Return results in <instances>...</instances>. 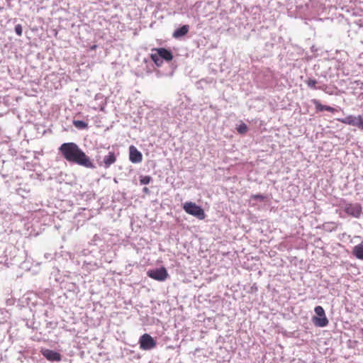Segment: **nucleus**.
<instances>
[{"label":"nucleus","instance_id":"1a4fd4ad","mask_svg":"<svg viewBox=\"0 0 363 363\" xmlns=\"http://www.w3.org/2000/svg\"><path fill=\"white\" fill-rule=\"evenodd\" d=\"M129 160L133 163H138L143 160L142 153L133 145L129 147Z\"/></svg>","mask_w":363,"mask_h":363},{"label":"nucleus","instance_id":"6ab92c4d","mask_svg":"<svg viewBox=\"0 0 363 363\" xmlns=\"http://www.w3.org/2000/svg\"><path fill=\"white\" fill-rule=\"evenodd\" d=\"M151 180L150 177L145 176L140 179V183L142 184H148Z\"/></svg>","mask_w":363,"mask_h":363},{"label":"nucleus","instance_id":"6e6552de","mask_svg":"<svg viewBox=\"0 0 363 363\" xmlns=\"http://www.w3.org/2000/svg\"><path fill=\"white\" fill-rule=\"evenodd\" d=\"M344 211L350 216L359 218L362 214V207L358 203H350L345 205Z\"/></svg>","mask_w":363,"mask_h":363},{"label":"nucleus","instance_id":"aec40b11","mask_svg":"<svg viewBox=\"0 0 363 363\" xmlns=\"http://www.w3.org/2000/svg\"><path fill=\"white\" fill-rule=\"evenodd\" d=\"M251 199H259V200L263 201L265 199V197L262 194H254V195L251 196Z\"/></svg>","mask_w":363,"mask_h":363},{"label":"nucleus","instance_id":"f3484780","mask_svg":"<svg viewBox=\"0 0 363 363\" xmlns=\"http://www.w3.org/2000/svg\"><path fill=\"white\" fill-rule=\"evenodd\" d=\"M306 84L311 89H316L317 81L313 79H308L306 81Z\"/></svg>","mask_w":363,"mask_h":363},{"label":"nucleus","instance_id":"f8f14e48","mask_svg":"<svg viewBox=\"0 0 363 363\" xmlns=\"http://www.w3.org/2000/svg\"><path fill=\"white\" fill-rule=\"evenodd\" d=\"M116 161V157L115 153L113 152H109L107 155H106L103 160V164L104 167L108 168L111 164L115 163Z\"/></svg>","mask_w":363,"mask_h":363},{"label":"nucleus","instance_id":"9d476101","mask_svg":"<svg viewBox=\"0 0 363 363\" xmlns=\"http://www.w3.org/2000/svg\"><path fill=\"white\" fill-rule=\"evenodd\" d=\"M42 354L49 361L54 362L57 361L59 362L62 359L61 354L55 352L54 350H51L49 349H45L42 350Z\"/></svg>","mask_w":363,"mask_h":363},{"label":"nucleus","instance_id":"4468645a","mask_svg":"<svg viewBox=\"0 0 363 363\" xmlns=\"http://www.w3.org/2000/svg\"><path fill=\"white\" fill-rule=\"evenodd\" d=\"M352 255L355 256L356 258L363 260V241L353 247Z\"/></svg>","mask_w":363,"mask_h":363},{"label":"nucleus","instance_id":"0eeeda50","mask_svg":"<svg viewBox=\"0 0 363 363\" xmlns=\"http://www.w3.org/2000/svg\"><path fill=\"white\" fill-rule=\"evenodd\" d=\"M147 274L151 279L159 281H165L169 276L167 269L164 267L159 269L149 270L147 271Z\"/></svg>","mask_w":363,"mask_h":363},{"label":"nucleus","instance_id":"f03ea898","mask_svg":"<svg viewBox=\"0 0 363 363\" xmlns=\"http://www.w3.org/2000/svg\"><path fill=\"white\" fill-rule=\"evenodd\" d=\"M150 58L157 66L162 64V60L170 62L173 59V55L169 50L164 48H153L150 54Z\"/></svg>","mask_w":363,"mask_h":363},{"label":"nucleus","instance_id":"9b49d317","mask_svg":"<svg viewBox=\"0 0 363 363\" xmlns=\"http://www.w3.org/2000/svg\"><path fill=\"white\" fill-rule=\"evenodd\" d=\"M311 101L314 104L317 112L327 111L331 113H334L336 111L333 107L321 104L320 102L317 99H312Z\"/></svg>","mask_w":363,"mask_h":363},{"label":"nucleus","instance_id":"20e7f679","mask_svg":"<svg viewBox=\"0 0 363 363\" xmlns=\"http://www.w3.org/2000/svg\"><path fill=\"white\" fill-rule=\"evenodd\" d=\"M315 313L317 316H314L312 318L313 324L320 328H323L328 325L329 321L325 315L323 308L320 306L315 307Z\"/></svg>","mask_w":363,"mask_h":363},{"label":"nucleus","instance_id":"39448f33","mask_svg":"<svg viewBox=\"0 0 363 363\" xmlns=\"http://www.w3.org/2000/svg\"><path fill=\"white\" fill-rule=\"evenodd\" d=\"M337 121L346 125L356 126L363 130V116L361 115L357 116L349 115L343 118H337Z\"/></svg>","mask_w":363,"mask_h":363},{"label":"nucleus","instance_id":"dca6fc26","mask_svg":"<svg viewBox=\"0 0 363 363\" xmlns=\"http://www.w3.org/2000/svg\"><path fill=\"white\" fill-rule=\"evenodd\" d=\"M237 130L240 134H245L248 130V128L245 123H242L237 127Z\"/></svg>","mask_w":363,"mask_h":363},{"label":"nucleus","instance_id":"7ed1b4c3","mask_svg":"<svg viewBox=\"0 0 363 363\" xmlns=\"http://www.w3.org/2000/svg\"><path fill=\"white\" fill-rule=\"evenodd\" d=\"M183 208L186 213L194 216L199 220H203L206 217L205 212L201 207L194 202H186L183 206Z\"/></svg>","mask_w":363,"mask_h":363},{"label":"nucleus","instance_id":"423d86ee","mask_svg":"<svg viewBox=\"0 0 363 363\" xmlns=\"http://www.w3.org/2000/svg\"><path fill=\"white\" fill-rule=\"evenodd\" d=\"M140 348L143 350H150L156 347L155 340L150 335L145 333L139 339Z\"/></svg>","mask_w":363,"mask_h":363},{"label":"nucleus","instance_id":"ddd939ff","mask_svg":"<svg viewBox=\"0 0 363 363\" xmlns=\"http://www.w3.org/2000/svg\"><path fill=\"white\" fill-rule=\"evenodd\" d=\"M189 30V26L184 25L182 27H180L179 28L176 29L174 31L172 36L174 38H179L183 37L185 35H186L188 33Z\"/></svg>","mask_w":363,"mask_h":363},{"label":"nucleus","instance_id":"f257e3e1","mask_svg":"<svg viewBox=\"0 0 363 363\" xmlns=\"http://www.w3.org/2000/svg\"><path fill=\"white\" fill-rule=\"evenodd\" d=\"M63 157L69 162H72L87 168L94 167L89 157L74 143H65L59 147Z\"/></svg>","mask_w":363,"mask_h":363},{"label":"nucleus","instance_id":"2eb2a0df","mask_svg":"<svg viewBox=\"0 0 363 363\" xmlns=\"http://www.w3.org/2000/svg\"><path fill=\"white\" fill-rule=\"evenodd\" d=\"M73 125L75 128L81 130L86 129L88 128V124L86 123L79 120H74Z\"/></svg>","mask_w":363,"mask_h":363},{"label":"nucleus","instance_id":"a211bd4d","mask_svg":"<svg viewBox=\"0 0 363 363\" xmlns=\"http://www.w3.org/2000/svg\"><path fill=\"white\" fill-rule=\"evenodd\" d=\"M15 32L18 36H21L23 33V28L21 24H17L15 26Z\"/></svg>","mask_w":363,"mask_h":363}]
</instances>
